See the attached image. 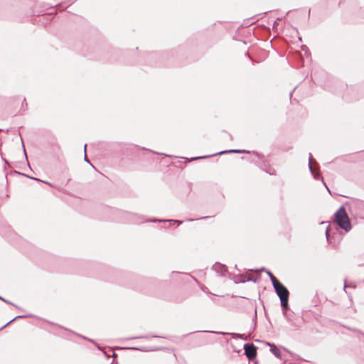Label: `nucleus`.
I'll return each instance as SVG.
<instances>
[{
    "label": "nucleus",
    "mask_w": 364,
    "mask_h": 364,
    "mask_svg": "<svg viewBox=\"0 0 364 364\" xmlns=\"http://www.w3.org/2000/svg\"><path fill=\"white\" fill-rule=\"evenodd\" d=\"M267 344L271 347L270 351L274 355H275L277 357L279 358L281 355L280 350L274 344H270V343H267Z\"/></svg>",
    "instance_id": "4"
},
{
    "label": "nucleus",
    "mask_w": 364,
    "mask_h": 364,
    "mask_svg": "<svg viewBox=\"0 0 364 364\" xmlns=\"http://www.w3.org/2000/svg\"><path fill=\"white\" fill-rule=\"evenodd\" d=\"M335 221L341 228L346 231H348L351 228L350 220L343 206L335 213Z\"/></svg>",
    "instance_id": "1"
},
{
    "label": "nucleus",
    "mask_w": 364,
    "mask_h": 364,
    "mask_svg": "<svg viewBox=\"0 0 364 364\" xmlns=\"http://www.w3.org/2000/svg\"><path fill=\"white\" fill-rule=\"evenodd\" d=\"M273 287L280 299L282 306L286 308L288 305L289 295L288 289L277 279L273 280Z\"/></svg>",
    "instance_id": "2"
},
{
    "label": "nucleus",
    "mask_w": 364,
    "mask_h": 364,
    "mask_svg": "<svg viewBox=\"0 0 364 364\" xmlns=\"http://www.w3.org/2000/svg\"><path fill=\"white\" fill-rule=\"evenodd\" d=\"M21 318V316H16L15 318L18 319V318Z\"/></svg>",
    "instance_id": "6"
},
{
    "label": "nucleus",
    "mask_w": 364,
    "mask_h": 364,
    "mask_svg": "<svg viewBox=\"0 0 364 364\" xmlns=\"http://www.w3.org/2000/svg\"><path fill=\"white\" fill-rule=\"evenodd\" d=\"M268 274L271 279L272 282L273 283V279H277L271 272H268Z\"/></svg>",
    "instance_id": "5"
},
{
    "label": "nucleus",
    "mask_w": 364,
    "mask_h": 364,
    "mask_svg": "<svg viewBox=\"0 0 364 364\" xmlns=\"http://www.w3.org/2000/svg\"><path fill=\"white\" fill-rule=\"evenodd\" d=\"M245 354L249 360H253L257 355V350L252 343H247L244 346Z\"/></svg>",
    "instance_id": "3"
}]
</instances>
